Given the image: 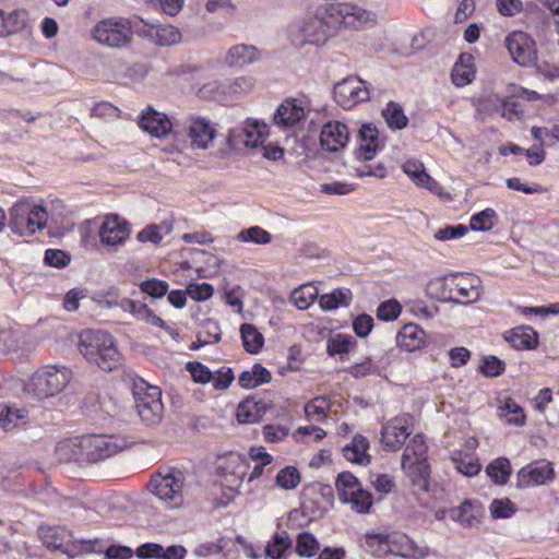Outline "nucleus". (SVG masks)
Instances as JSON below:
<instances>
[{"label": "nucleus", "instance_id": "1", "mask_svg": "<svg viewBox=\"0 0 559 559\" xmlns=\"http://www.w3.org/2000/svg\"><path fill=\"white\" fill-rule=\"evenodd\" d=\"M373 13L353 3L330 4L298 24L301 41L319 45L324 43L331 28L344 25L357 28L371 21Z\"/></svg>", "mask_w": 559, "mask_h": 559}, {"label": "nucleus", "instance_id": "2", "mask_svg": "<svg viewBox=\"0 0 559 559\" xmlns=\"http://www.w3.org/2000/svg\"><path fill=\"white\" fill-rule=\"evenodd\" d=\"M79 350L88 361L105 371H112L121 364L114 337L102 330L81 333Z\"/></svg>", "mask_w": 559, "mask_h": 559}, {"label": "nucleus", "instance_id": "3", "mask_svg": "<svg viewBox=\"0 0 559 559\" xmlns=\"http://www.w3.org/2000/svg\"><path fill=\"white\" fill-rule=\"evenodd\" d=\"M185 483L183 472L177 468H165L152 476L147 489L165 508L177 509L186 502Z\"/></svg>", "mask_w": 559, "mask_h": 559}, {"label": "nucleus", "instance_id": "4", "mask_svg": "<svg viewBox=\"0 0 559 559\" xmlns=\"http://www.w3.org/2000/svg\"><path fill=\"white\" fill-rule=\"evenodd\" d=\"M72 372L67 367L48 366L36 371L25 391L38 400L60 393L70 382Z\"/></svg>", "mask_w": 559, "mask_h": 559}, {"label": "nucleus", "instance_id": "5", "mask_svg": "<svg viewBox=\"0 0 559 559\" xmlns=\"http://www.w3.org/2000/svg\"><path fill=\"white\" fill-rule=\"evenodd\" d=\"M9 227L20 236H31L46 226L48 214L45 207L35 205L32 209L26 202H16L9 211Z\"/></svg>", "mask_w": 559, "mask_h": 559}, {"label": "nucleus", "instance_id": "6", "mask_svg": "<svg viewBox=\"0 0 559 559\" xmlns=\"http://www.w3.org/2000/svg\"><path fill=\"white\" fill-rule=\"evenodd\" d=\"M135 408L146 426H156L163 418L164 406L159 388L142 383L134 389Z\"/></svg>", "mask_w": 559, "mask_h": 559}, {"label": "nucleus", "instance_id": "7", "mask_svg": "<svg viewBox=\"0 0 559 559\" xmlns=\"http://www.w3.org/2000/svg\"><path fill=\"white\" fill-rule=\"evenodd\" d=\"M40 538L49 549L60 550L70 558L93 551L99 544L98 539L72 542L71 534L61 527L40 528Z\"/></svg>", "mask_w": 559, "mask_h": 559}, {"label": "nucleus", "instance_id": "8", "mask_svg": "<svg viewBox=\"0 0 559 559\" xmlns=\"http://www.w3.org/2000/svg\"><path fill=\"white\" fill-rule=\"evenodd\" d=\"M93 38L108 47L121 48L129 44L132 33L130 23L126 19H105L99 21L92 29Z\"/></svg>", "mask_w": 559, "mask_h": 559}, {"label": "nucleus", "instance_id": "9", "mask_svg": "<svg viewBox=\"0 0 559 559\" xmlns=\"http://www.w3.org/2000/svg\"><path fill=\"white\" fill-rule=\"evenodd\" d=\"M414 429V417L411 414H401L381 428V444L385 451H399Z\"/></svg>", "mask_w": 559, "mask_h": 559}, {"label": "nucleus", "instance_id": "10", "mask_svg": "<svg viewBox=\"0 0 559 559\" xmlns=\"http://www.w3.org/2000/svg\"><path fill=\"white\" fill-rule=\"evenodd\" d=\"M451 302L469 305L480 298V280L473 274H450Z\"/></svg>", "mask_w": 559, "mask_h": 559}, {"label": "nucleus", "instance_id": "11", "mask_svg": "<svg viewBox=\"0 0 559 559\" xmlns=\"http://www.w3.org/2000/svg\"><path fill=\"white\" fill-rule=\"evenodd\" d=\"M370 97L365 82L358 78L349 76L334 86V98L343 108H352L356 104L366 102Z\"/></svg>", "mask_w": 559, "mask_h": 559}, {"label": "nucleus", "instance_id": "12", "mask_svg": "<svg viewBox=\"0 0 559 559\" xmlns=\"http://www.w3.org/2000/svg\"><path fill=\"white\" fill-rule=\"evenodd\" d=\"M81 449L85 463H95L118 452V447L111 437L90 435L81 437Z\"/></svg>", "mask_w": 559, "mask_h": 559}, {"label": "nucleus", "instance_id": "13", "mask_svg": "<svg viewBox=\"0 0 559 559\" xmlns=\"http://www.w3.org/2000/svg\"><path fill=\"white\" fill-rule=\"evenodd\" d=\"M139 126L142 130L148 132L156 138H164L169 133H173L175 140H178L181 132L177 129V124L173 122L165 114L156 111L152 107H148L143 111Z\"/></svg>", "mask_w": 559, "mask_h": 559}, {"label": "nucleus", "instance_id": "14", "mask_svg": "<svg viewBox=\"0 0 559 559\" xmlns=\"http://www.w3.org/2000/svg\"><path fill=\"white\" fill-rule=\"evenodd\" d=\"M552 477L554 468L550 462L546 460L535 461L518 472L516 486L519 488H530L543 485Z\"/></svg>", "mask_w": 559, "mask_h": 559}, {"label": "nucleus", "instance_id": "15", "mask_svg": "<svg viewBox=\"0 0 559 559\" xmlns=\"http://www.w3.org/2000/svg\"><path fill=\"white\" fill-rule=\"evenodd\" d=\"M188 136L192 147L206 150L215 138L216 130L209 120L191 116L187 120Z\"/></svg>", "mask_w": 559, "mask_h": 559}, {"label": "nucleus", "instance_id": "16", "mask_svg": "<svg viewBox=\"0 0 559 559\" xmlns=\"http://www.w3.org/2000/svg\"><path fill=\"white\" fill-rule=\"evenodd\" d=\"M506 47L513 61L526 66L533 60V44L530 37L523 32H513L506 38Z\"/></svg>", "mask_w": 559, "mask_h": 559}, {"label": "nucleus", "instance_id": "17", "mask_svg": "<svg viewBox=\"0 0 559 559\" xmlns=\"http://www.w3.org/2000/svg\"><path fill=\"white\" fill-rule=\"evenodd\" d=\"M348 128L340 121L325 123L320 133V144L329 152H337L343 148L348 142Z\"/></svg>", "mask_w": 559, "mask_h": 559}, {"label": "nucleus", "instance_id": "18", "mask_svg": "<svg viewBox=\"0 0 559 559\" xmlns=\"http://www.w3.org/2000/svg\"><path fill=\"white\" fill-rule=\"evenodd\" d=\"M129 234L128 223L118 215L107 216L99 229L100 241L107 246L122 243Z\"/></svg>", "mask_w": 559, "mask_h": 559}, {"label": "nucleus", "instance_id": "19", "mask_svg": "<svg viewBox=\"0 0 559 559\" xmlns=\"http://www.w3.org/2000/svg\"><path fill=\"white\" fill-rule=\"evenodd\" d=\"M305 117L306 109L302 102L292 98L280 105L274 115V122L280 127L289 128L299 123Z\"/></svg>", "mask_w": 559, "mask_h": 559}, {"label": "nucleus", "instance_id": "20", "mask_svg": "<svg viewBox=\"0 0 559 559\" xmlns=\"http://www.w3.org/2000/svg\"><path fill=\"white\" fill-rule=\"evenodd\" d=\"M359 147L356 152L357 158L361 160H370L380 148V140L378 129L372 123H365L358 131Z\"/></svg>", "mask_w": 559, "mask_h": 559}, {"label": "nucleus", "instance_id": "21", "mask_svg": "<svg viewBox=\"0 0 559 559\" xmlns=\"http://www.w3.org/2000/svg\"><path fill=\"white\" fill-rule=\"evenodd\" d=\"M426 333L417 324H405L396 335V344L406 350L419 349L425 344Z\"/></svg>", "mask_w": 559, "mask_h": 559}, {"label": "nucleus", "instance_id": "22", "mask_svg": "<svg viewBox=\"0 0 559 559\" xmlns=\"http://www.w3.org/2000/svg\"><path fill=\"white\" fill-rule=\"evenodd\" d=\"M55 454L60 463L75 462L84 464L81 437L58 442L55 448Z\"/></svg>", "mask_w": 559, "mask_h": 559}, {"label": "nucleus", "instance_id": "23", "mask_svg": "<svg viewBox=\"0 0 559 559\" xmlns=\"http://www.w3.org/2000/svg\"><path fill=\"white\" fill-rule=\"evenodd\" d=\"M260 57L259 50L254 46L245 44L233 46L226 56V63L231 67H242L254 62Z\"/></svg>", "mask_w": 559, "mask_h": 559}, {"label": "nucleus", "instance_id": "24", "mask_svg": "<svg viewBox=\"0 0 559 559\" xmlns=\"http://www.w3.org/2000/svg\"><path fill=\"white\" fill-rule=\"evenodd\" d=\"M506 341L515 349H532L538 343L537 333L528 326L513 329L506 335Z\"/></svg>", "mask_w": 559, "mask_h": 559}, {"label": "nucleus", "instance_id": "25", "mask_svg": "<svg viewBox=\"0 0 559 559\" xmlns=\"http://www.w3.org/2000/svg\"><path fill=\"white\" fill-rule=\"evenodd\" d=\"M409 477L413 486L423 491L429 490L430 467L427 461H411L403 468Z\"/></svg>", "mask_w": 559, "mask_h": 559}, {"label": "nucleus", "instance_id": "26", "mask_svg": "<svg viewBox=\"0 0 559 559\" xmlns=\"http://www.w3.org/2000/svg\"><path fill=\"white\" fill-rule=\"evenodd\" d=\"M369 449V442L367 438L361 435H357L353 438L350 444H347L343 449L344 456L354 463L368 464L370 462V455L367 453Z\"/></svg>", "mask_w": 559, "mask_h": 559}, {"label": "nucleus", "instance_id": "27", "mask_svg": "<svg viewBox=\"0 0 559 559\" xmlns=\"http://www.w3.org/2000/svg\"><path fill=\"white\" fill-rule=\"evenodd\" d=\"M271 378V372L267 369L260 364H255L250 370L241 372L238 381L242 388L251 389L263 383H269Z\"/></svg>", "mask_w": 559, "mask_h": 559}, {"label": "nucleus", "instance_id": "28", "mask_svg": "<svg viewBox=\"0 0 559 559\" xmlns=\"http://www.w3.org/2000/svg\"><path fill=\"white\" fill-rule=\"evenodd\" d=\"M411 461H427V445L421 435H415L402 455V467L406 468Z\"/></svg>", "mask_w": 559, "mask_h": 559}, {"label": "nucleus", "instance_id": "29", "mask_svg": "<svg viewBox=\"0 0 559 559\" xmlns=\"http://www.w3.org/2000/svg\"><path fill=\"white\" fill-rule=\"evenodd\" d=\"M250 468V463L247 456L239 453L229 454L226 466L224 467L226 472V477L229 475L235 479L233 481L241 483L243 478L247 476L248 471Z\"/></svg>", "mask_w": 559, "mask_h": 559}, {"label": "nucleus", "instance_id": "30", "mask_svg": "<svg viewBox=\"0 0 559 559\" xmlns=\"http://www.w3.org/2000/svg\"><path fill=\"white\" fill-rule=\"evenodd\" d=\"M473 106L476 110L475 118L479 121H485L487 117L500 112L501 98L497 95L481 96L473 99Z\"/></svg>", "mask_w": 559, "mask_h": 559}, {"label": "nucleus", "instance_id": "31", "mask_svg": "<svg viewBox=\"0 0 559 559\" xmlns=\"http://www.w3.org/2000/svg\"><path fill=\"white\" fill-rule=\"evenodd\" d=\"M292 546L293 542L285 532L276 533L265 547V556L270 559H286L285 554Z\"/></svg>", "mask_w": 559, "mask_h": 559}, {"label": "nucleus", "instance_id": "32", "mask_svg": "<svg viewBox=\"0 0 559 559\" xmlns=\"http://www.w3.org/2000/svg\"><path fill=\"white\" fill-rule=\"evenodd\" d=\"M241 128L246 132V147H257L265 142L269 132V127L265 123L247 121L246 126Z\"/></svg>", "mask_w": 559, "mask_h": 559}, {"label": "nucleus", "instance_id": "33", "mask_svg": "<svg viewBox=\"0 0 559 559\" xmlns=\"http://www.w3.org/2000/svg\"><path fill=\"white\" fill-rule=\"evenodd\" d=\"M511 472V464L507 457H498L493 460L486 468L487 475L497 485L507 484Z\"/></svg>", "mask_w": 559, "mask_h": 559}, {"label": "nucleus", "instance_id": "34", "mask_svg": "<svg viewBox=\"0 0 559 559\" xmlns=\"http://www.w3.org/2000/svg\"><path fill=\"white\" fill-rule=\"evenodd\" d=\"M241 338L243 347L248 353L255 354L263 346V335L257 328L250 323H243L240 326Z\"/></svg>", "mask_w": 559, "mask_h": 559}, {"label": "nucleus", "instance_id": "35", "mask_svg": "<svg viewBox=\"0 0 559 559\" xmlns=\"http://www.w3.org/2000/svg\"><path fill=\"white\" fill-rule=\"evenodd\" d=\"M382 115L391 129L402 130L408 123V118L405 116L402 106L397 103L389 102L382 110Z\"/></svg>", "mask_w": 559, "mask_h": 559}, {"label": "nucleus", "instance_id": "36", "mask_svg": "<svg viewBox=\"0 0 559 559\" xmlns=\"http://www.w3.org/2000/svg\"><path fill=\"white\" fill-rule=\"evenodd\" d=\"M335 487L342 501H346L350 495L353 496L358 491V489L361 488L360 483L356 476L349 472H343L338 474L335 481Z\"/></svg>", "mask_w": 559, "mask_h": 559}, {"label": "nucleus", "instance_id": "37", "mask_svg": "<svg viewBox=\"0 0 559 559\" xmlns=\"http://www.w3.org/2000/svg\"><path fill=\"white\" fill-rule=\"evenodd\" d=\"M366 545L374 557H384L393 554L390 537L385 534H366Z\"/></svg>", "mask_w": 559, "mask_h": 559}, {"label": "nucleus", "instance_id": "38", "mask_svg": "<svg viewBox=\"0 0 559 559\" xmlns=\"http://www.w3.org/2000/svg\"><path fill=\"white\" fill-rule=\"evenodd\" d=\"M450 275L439 276L430 280L427 284V293L439 301H451L452 295L449 290Z\"/></svg>", "mask_w": 559, "mask_h": 559}, {"label": "nucleus", "instance_id": "39", "mask_svg": "<svg viewBox=\"0 0 559 559\" xmlns=\"http://www.w3.org/2000/svg\"><path fill=\"white\" fill-rule=\"evenodd\" d=\"M498 222V215L493 209L487 207L471 217L469 227L476 231H488Z\"/></svg>", "mask_w": 559, "mask_h": 559}, {"label": "nucleus", "instance_id": "40", "mask_svg": "<svg viewBox=\"0 0 559 559\" xmlns=\"http://www.w3.org/2000/svg\"><path fill=\"white\" fill-rule=\"evenodd\" d=\"M317 297V288L311 284H307L293 290L290 299L298 309L305 310L314 302Z\"/></svg>", "mask_w": 559, "mask_h": 559}, {"label": "nucleus", "instance_id": "41", "mask_svg": "<svg viewBox=\"0 0 559 559\" xmlns=\"http://www.w3.org/2000/svg\"><path fill=\"white\" fill-rule=\"evenodd\" d=\"M319 548L320 544L311 533L304 532L297 536L295 551L298 556L311 558L317 555Z\"/></svg>", "mask_w": 559, "mask_h": 559}, {"label": "nucleus", "instance_id": "42", "mask_svg": "<svg viewBox=\"0 0 559 559\" xmlns=\"http://www.w3.org/2000/svg\"><path fill=\"white\" fill-rule=\"evenodd\" d=\"M350 301V292L348 289H335L331 294L320 297L319 304L324 310H333L340 306H348Z\"/></svg>", "mask_w": 559, "mask_h": 559}, {"label": "nucleus", "instance_id": "43", "mask_svg": "<svg viewBox=\"0 0 559 559\" xmlns=\"http://www.w3.org/2000/svg\"><path fill=\"white\" fill-rule=\"evenodd\" d=\"M237 240L255 245H267L272 241V235L260 226H252L242 229L237 235Z\"/></svg>", "mask_w": 559, "mask_h": 559}, {"label": "nucleus", "instance_id": "44", "mask_svg": "<svg viewBox=\"0 0 559 559\" xmlns=\"http://www.w3.org/2000/svg\"><path fill=\"white\" fill-rule=\"evenodd\" d=\"M255 405V397H248L238 405L236 416L240 424H253L260 420Z\"/></svg>", "mask_w": 559, "mask_h": 559}, {"label": "nucleus", "instance_id": "45", "mask_svg": "<svg viewBox=\"0 0 559 559\" xmlns=\"http://www.w3.org/2000/svg\"><path fill=\"white\" fill-rule=\"evenodd\" d=\"M154 38L160 46H170L181 40V33L173 25H157L155 27Z\"/></svg>", "mask_w": 559, "mask_h": 559}, {"label": "nucleus", "instance_id": "46", "mask_svg": "<svg viewBox=\"0 0 559 559\" xmlns=\"http://www.w3.org/2000/svg\"><path fill=\"white\" fill-rule=\"evenodd\" d=\"M221 341V329L217 322L207 319L198 333V346L214 344Z\"/></svg>", "mask_w": 559, "mask_h": 559}, {"label": "nucleus", "instance_id": "47", "mask_svg": "<svg viewBox=\"0 0 559 559\" xmlns=\"http://www.w3.org/2000/svg\"><path fill=\"white\" fill-rule=\"evenodd\" d=\"M26 11L15 10L9 13L3 12V22L7 36L22 31L26 26Z\"/></svg>", "mask_w": 559, "mask_h": 559}, {"label": "nucleus", "instance_id": "48", "mask_svg": "<svg viewBox=\"0 0 559 559\" xmlns=\"http://www.w3.org/2000/svg\"><path fill=\"white\" fill-rule=\"evenodd\" d=\"M354 342L347 335L337 334L328 341L326 352L330 356L340 355L341 357L353 348Z\"/></svg>", "mask_w": 559, "mask_h": 559}, {"label": "nucleus", "instance_id": "49", "mask_svg": "<svg viewBox=\"0 0 559 559\" xmlns=\"http://www.w3.org/2000/svg\"><path fill=\"white\" fill-rule=\"evenodd\" d=\"M501 416L504 417L508 423L521 426L525 423V415L522 407L516 404L512 399H508L503 406L500 407Z\"/></svg>", "mask_w": 559, "mask_h": 559}, {"label": "nucleus", "instance_id": "50", "mask_svg": "<svg viewBox=\"0 0 559 559\" xmlns=\"http://www.w3.org/2000/svg\"><path fill=\"white\" fill-rule=\"evenodd\" d=\"M516 97H507L501 99L500 115L509 121L521 120L524 118V110Z\"/></svg>", "mask_w": 559, "mask_h": 559}, {"label": "nucleus", "instance_id": "51", "mask_svg": "<svg viewBox=\"0 0 559 559\" xmlns=\"http://www.w3.org/2000/svg\"><path fill=\"white\" fill-rule=\"evenodd\" d=\"M300 483V474L294 466H286L276 476V484L281 488L295 489Z\"/></svg>", "mask_w": 559, "mask_h": 559}, {"label": "nucleus", "instance_id": "52", "mask_svg": "<svg viewBox=\"0 0 559 559\" xmlns=\"http://www.w3.org/2000/svg\"><path fill=\"white\" fill-rule=\"evenodd\" d=\"M474 75V69L471 66L464 64L462 59L454 64L451 72L452 82L456 86H464L471 83Z\"/></svg>", "mask_w": 559, "mask_h": 559}, {"label": "nucleus", "instance_id": "53", "mask_svg": "<svg viewBox=\"0 0 559 559\" xmlns=\"http://www.w3.org/2000/svg\"><path fill=\"white\" fill-rule=\"evenodd\" d=\"M344 502L350 503L352 509L358 513H367L372 506V497L368 491L360 488Z\"/></svg>", "mask_w": 559, "mask_h": 559}, {"label": "nucleus", "instance_id": "54", "mask_svg": "<svg viewBox=\"0 0 559 559\" xmlns=\"http://www.w3.org/2000/svg\"><path fill=\"white\" fill-rule=\"evenodd\" d=\"M489 510L493 519H508L515 513L516 507L510 499H495Z\"/></svg>", "mask_w": 559, "mask_h": 559}, {"label": "nucleus", "instance_id": "55", "mask_svg": "<svg viewBox=\"0 0 559 559\" xmlns=\"http://www.w3.org/2000/svg\"><path fill=\"white\" fill-rule=\"evenodd\" d=\"M506 370V364L496 356H487L479 366V371L488 378H495L502 374Z\"/></svg>", "mask_w": 559, "mask_h": 559}, {"label": "nucleus", "instance_id": "56", "mask_svg": "<svg viewBox=\"0 0 559 559\" xmlns=\"http://www.w3.org/2000/svg\"><path fill=\"white\" fill-rule=\"evenodd\" d=\"M170 225L162 224V225H150L146 228L142 229L138 234V239L142 242L151 241L153 243H158L163 239V235L160 230H165L166 234L170 233Z\"/></svg>", "mask_w": 559, "mask_h": 559}, {"label": "nucleus", "instance_id": "57", "mask_svg": "<svg viewBox=\"0 0 559 559\" xmlns=\"http://www.w3.org/2000/svg\"><path fill=\"white\" fill-rule=\"evenodd\" d=\"M451 516L466 526H472L476 521V516L473 513V506L469 501H464L457 508L452 509Z\"/></svg>", "mask_w": 559, "mask_h": 559}, {"label": "nucleus", "instance_id": "58", "mask_svg": "<svg viewBox=\"0 0 559 559\" xmlns=\"http://www.w3.org/2000/svg\"><path fill=\"white\" fill-rule=\"evenodd\" d=\"M140 288L143 293L154 297L160 298L165 296L168 292V284L165 281H159L156 278L146 280L140 284Z\"/></svg>", "mask_w": 559, "mask_h": 559}, {"label": "nucleus", "instance_id": "59", "mask_svg": "<svg viewBox=\"0 0 559 559\" xmlns=\"http://www.w3.org/2000/svg\"><path fill=\"white\" fill-rule=\"evenodd\" d=\"M329 407L328 401L324 397H316L305 406V413L308 417L316 420H321L325 417V412Z\"/></svg>", "mask_w": 559, "mask_h": 559}, {"label": "nucleus", "instance_id": "60", "mask_svg": "<svg viewBox=\"0 0 559 559\" xmlns=\"http://www.w3.org/2000/svg\"><path fill=\"white\" fill-rule=\"evenodd\" d=\"M214 289L209 283H192L187 287V294L189 297L197 301H203L213 296Z\"/></svg>", "mask_w": 559, "mask_h": 559}, {"label": "nucleus", "instance_id": "61", "mask_svg": "<svg viewBox=\"0 0 559 559\" xmlns=\"http://www.w3.org/2000/svg\"><path fill=\"white\" fill-rule=\"evenodd\" d=\"M401 313V306L396 300L382 302L377 309V317L383 321H392Z\"/></svg>", "mask_w": 559, "mask_h": 559}, {"label": "nucleus", "instance_id": "62", "mask_svg": "<svg viewBox=\"0 0 559 559\" xmlns=\"http://www.w3.org/2000/svg\"><path fill=\"white\" fill-rule=\"evenodd\" d=\"M187 370L191 373L193 380L199 383L205 384L213 378L210 369L198 361L188 362Z\"/></svg>", "mask_w": 559, "mask_h": 559}, {"label": "nucleus", "instance_id": "63", "mask_svg": "<svg viewBox=\"0 0 559 559\" xmlns=\"http://www.w3.org/2000/svg\"><path fill=\"white\" fill-rule=\"evenodd\" d=\"M135 556L140 559H159L164 547L156 543H145L136 548Z\"/></svg>", "mask_w": 559, "mask_h": 559}, {"label": "nucleus", "instance_id": "64", "mask_svg": "<svg viewBox=\"0 0 559 559\" xmlns=\"http://www.w3.org/2000/svg\"><path fill=\"white\" fill-rule=\"evenodd\" d=\"M467 233V227L464 225L445 226L436 231L435 238L440 241L455 239L464 236Z\"/></svg>", "mask_w": 559, "mask_h": 559}]
</instances>
